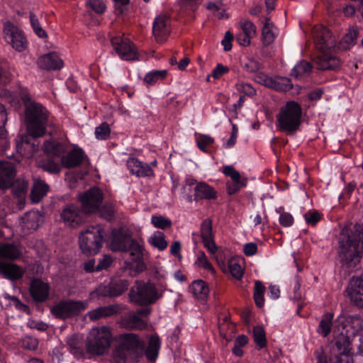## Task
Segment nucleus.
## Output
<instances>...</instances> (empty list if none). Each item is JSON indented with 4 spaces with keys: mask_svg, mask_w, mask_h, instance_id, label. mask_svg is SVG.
Returning a JSON list of instances; mask_svg holds the SVG:
<instances>
[{
    "mask_svg": "<svg viewBox=\"0 0 363 363\" xmlns=\"http://www.w3.org/2000/svg\"><path fill=\"white\" fill-rule=\"evenodd\" d=\"M120 308L116 305H110L99 307L87 313V316L91 320H96L102 318L108 317L117 313Z\"/></svg>",
    "mask_w": 363,
    "mask_h": 363,
    "instance_id": "bb28decb",
    "label": "nucleus"
},
{
    "mask_svg": "<svg viewBox=\"0 0 363 363\" xmlns=\"http://www.w3.org/2000/svg\"><path fill=\"white\" fill-rule=\"evenodd\" d=\"M84 157V154L81 149L74 148L62 157V165L67 168L77 167L81 164Z\"/></svg>",
    "mask_w": 363,
    "mask_h": 363,
    "instance_id": "393cba45",
    "label": "nucleus"
},
{
    "mask_svg": "<svg viewBox=\"0 0 363 363\" xmlns=\"http://www.w3.org/2000/svg\"><path fill=\"white\" fill-rule=\"evenodd\" d=\"M103 235L99 226H91L82 232L79 237V247L86 255L97 254L101 246Z\"/></svg>",
    "mask_w": 363,
    "mask_h": 363,
    "instance_id": "0eeeda50",
    "label": "nucleus"
},
{
    "mask_svg": "<svg viewBox=\"0 0 363 363\" xmlns=\"http://www.w3.org/2000/svg\"><path fill=\"white\" fill-rule=\"evenodd\" d=\"M43 221L41 214L37 211H31L26 213L22 218L21 226L27 230H35Z\"/></svg>",
    "mask_w": 363,
    "mask_h": 363,
    "instance_id": "a878e982",
    "label": "nucleus"
},
{
    "mask_svg": "<svg viewBox=\"0 0 363 363\" xmlns=\"http://www.w3.org/2000/svg\"><path fill=\"white\" fill-rule=\"evenodd\" d=\"M38 66L45 69H59L63 67V62L55 52L41 56L38 60Z\"/></svg>",
    "mask_w": 363,
    "mask_h": 363,
    "instance_id": "4be33fe9",
    "label": "nucleus"
},
{
    "mask_svg": "<svg viewBox=\"0 0 363 363\" xmlns=\"http://www.w3.org/2000/svg\"><path fill=\"white\" fill-rule=\"evenodd\" d=\"M236 86L237 89L239 91L244 93L245 95L252 96L255 93V90L250 84L239 83Z\"/></svg>",
    "mask_w": 363,
    "mask_h": 363,
    "instance_id": "69168bd1",
    "label": "nucleus"
},
{
    "mask_svg": "<svg viewBox=\"0 0 363 363\" xmlns=\"http://www.w3.org/2000/svg\"><path fill=\"white\" fill-rule=\"evenodd\" d=\"M82 340V337L78 335L69 336L66 340L69 352L77 357H79L83 354Z\"/></svg>",
    "mask_w": 363,
    "mask_h": 363,
    "instance_id": "f704fd0d",
    "label": "nucleus"
},
{
    "mask_svg": "<svg viewBox=\"0 0 363 363\" xmlns=\"http://www.w3.org/2000/svg\"><path fill=\"white\" fill-rule=\"evenodd\" d=\"M43 149L48 155L56 157L60 156L65 150L62 144L55 140L46 141Z\"/></svg>",
    "mask_w": 363,
    "mask_h": 363,
    "instance_id": "e433bc0d",
    "label": "nucleus"
},
{
    "mask_svg": "<svg viewBox=\"0 0 363 363\" xmlns=\"http://www.w3.org/2000/svg\"><path fill=\"white\" fill-rule=\"evenodd\" d=\"M253 337L256 345L262 348L266 345L265 333L262 327L256 326L253 329Z\"/></svg>",
    "mask_w": 363,
    "mask_h": 363,
    "instance_id": "3c124183",
    "label": "nucleus"
},
{
    "mask_svg": "<svg viewBox=\"0 0 363 363\" xmlns=\"http://www.w3.org/2000/svg\"><path fill=\"white\" fill-rule=\"evenodd\" d=\"M196 185V181L192 178H187L184 181V184L182 187V196L189 202L194 200V187Z\"/></svg>",
    "mask_w": 363,
    "mask_h": 363,
    "instance_id": "a19ab883",
    "label": "nucleus"
},
{
    "mask_svg": "<svg viewBox=\"0 0 363 363\" xmlns=\"http://www.w3.org/2000/svg\"><path fill=\"white\" fill-rule=\"evenodd\" d=\"M206 9L209 11L214 13V14L217 15L219 18H223L225 16V13L223 11H220V4L214 3V2H208L206 6Z\"/></svg>",
    "mask_w": 363,
    "mask_h": 363,
    "instance_id": "e2e57ef3",
    "label": "nucleus"
},
{
    "mask_svg": "<svg viewBox=\"0 0 363 363\" xmlns=\"http://www.w3.org/2000/svg\"><path fill=\"white\" fill-rule=\"evenodd\" d=\"M151 223L155 228L164 230L171 227L172 221L161 215H154L151 218Z\"/></svg>",
    "mask_w": 363,
    "mask_h": 363,
    "instance_id": "a18cd8bd",
    "label": "nucleus"
},
{
    "mask_svg": "<svg viewBox=\"0 0 363 363\" xmlns=\"http://www.w3.org/2000/svg\"><path fill=\"white\" fill-rule=\"evenodd\" d=\"M277 35L278 29L269 18H266L262 31V43L265 46L270 45L274 41Z\"/></svg>",
    "mask_w": 363,
    "mask_h": 363,
    "instance_id": "c85d7f7f",
    "label": "nucleus"
},
{
    "mask_svg": "<svg viewBox=\"0 0 363 363\" xmlns=\"http://www.w3.org/2000/svg\"><path fill=\"white\" fill-rule=\"evenodd\" d=\"M194 200L213 199L216 197L214 189L204 182H197L194 187Z\"/></svg>",
    "mask_w": 363,
    "mask_h": 363,
    "instance_id": "b1692460",
    "label": "nucleus"
},
{
    "mask_svg": "<svg viewBox=\"0 0 363 363\" xmlns=\"http://www.w3.org/2000/svg\"><path fill=\"white\" fill-rule=\"evenodd\" d=\"M302 110L295 101H289L280 109L277 116V128L286 133L296 131L301 123Z\"/></svg>",
    "mask_w": 363,
    "mask_h": 363,
    "instance_id": "423d86ee",
    "label": "nucleus"
},
{
    "mask_svg": "<svg viewBox=\"0 0 363 363\" xmlns=\"http://www.w3.org/2000/svg\"><path fill=\"white\" fill-rule=\"evenodd\" d=\"M118 345L114 351V356L120 359H125L127 354L135 352L143 345L139 337L134 333L121 335L117 338Z\"/></svg>",
    "mask_w": 363,
    "mask_h": 363,
    "instance_id": "9d476101",
    "label": "nucleus"
},
{
    "mask_svg": "<svg viewBox=\"0 0 363 363\" xmlns=\"http://www.w3.org/2000/svg\"><path fill=\"white\" fill-rule=\"evenodd\" d=\"M30 291L33 299L43 301L48 297L49 286L40 279H34L30 284Z\"/></svg>",
    "mask_w": 363,
    "mask_h": 363,
    "instance_id": "5701e85b",
    "label": "nucleus"
},
{
    "mask_svg": "<svg viewBox=\"0 0 363 363\" xmlns=\"http://www.w3.org/2000/svg\"><path fill=\"white\" fill-rule=\"evenodd\" d=\"M190 289L194 297L199 300L204 301L208 296V287L202 280L194 281L191 284Z\"/></svg>",
    "mask_w": 363,
    "mask_h": 363,
    "instance_id": "473e14b6",
    "label": "nucleus"
},
{
    "mask_svg": "<svg viewBox=\"0 0 363 363\" xmlns=\"http://www.w3.org/2000/svg\"><path fill=\"white\" fill-rule=\"evenodd\" d=\"M312 34L317 48L321 52L316 59L318 68L323 70L337 69L340 65V60L332 54L336 48L335 37L323 26H315Z\"/></svg>",
    "mask_w": 363,
    "mask_h": 363,
    "instance_id": "f03ea898",
    "label": "nucleus"
},
{
    "mask_svg": "<svg viewBox=\"0 0 363 363\" xmlns=\"http://www.w3.org/2000/svg\"><path fill=\"white\" fill-rule=\"evenodd\" d=\"M133 240L132 232L129 228L123 226L114 229L111 232L110 249L113 252H126Z\"/></svg>",
    "mask_w": 363,
    "mask_h": 363,
    "instance_id": "4468645a",
    "label": "nucleus"
},
{
    "mask_svg": "<svg viewBox=\"0 0 363 363\" xmlns=\"http://www.w3.org/2000/svg\"><path fill=\"white\" fill-rule=\"evenodd\" d=\"M312 66L306 61L297 63L291 70V76L296 79H302L309 75Z\"/></svg>",
    "mask_w": 363,
    "mask_h": 363,
    "instance_id": "c9c22d12",
    "label": "nucleus"
},
{
    "mask_svg": "<svg viewBox=\"0 0 363 363\" xmlns=\"http://www.w3.org/2000/svg\"><path fill=\"white\" fill-rule=\"evenodd\" d=\"M162 296V291L150 283L140 284L130 292L131 301L138 305H148L156 302Z\"/></svg>",
    "mask_w": 363,
    "mask_h": 363,
    "instance_id": "6e6552de",
    "label": "nucleus"
},
{
    "mask_svg": "<svg viewBox=\"0 0 363 363\" xmlns=\"http://www.w3.org/2000/svg\"><path fill=\"white\" fill-rule=\"evenodd\" d=\"M7 121L6 112L5 108L0 104V139L6 137V130L4 128V125Z\"/></svg>",
    "mask_w": 363,
    "mask_h": 363,
    "instance_id": "bf43d9fd",
    "label": "nucleus"
},
{
    "mask_svg": "<svg viewBox=\"0 0 363 363\" xmlns=\"http://www.w3.org/2000/svg\"><path fill=\"white\" fill-rule=\"evenodd\" d=\"M169 21L166 16H157L153 22L152 32L157 42L162 43L169 33Z\"/></svg>",
    "mask_w": 363,
    "mask_h": 363,
    "instance_id": "6ab92c4d",
    "label": "nucleus"
},
{
    "mask_svg": "<svg viewBox=\"0 0 363 363\" xmlns=\"http://www.w3.org/2000/svg\"><path fill=\"white\" fill-rule=\"evenodd\" d=\"M347 292L354 305L363 308V278L353 277L350 281Z\"/></svg>",
    "mask_w": 363,
    "mask_h": 363,
    "instance_id": "dca6fc26",
    "label": "nucleus"
},
{
    "mask_svg": "<svg viewBox=\"0 0 363 363\" xmlns=\"http://www.w3.org/2000/svg\"><path fill=\"white\" fill-rule=\"evenodd\" d=\"M271 89L277 91H286L291 89L292 84L291 80L287 77H272Z\"/></svg>",
    "mask_w": 363,
    "mask_h": 363,
    "instance_id": "4c0bfd02",
    "label": "nucleus"
},
{
    "mask_svg": "<svg viewBox=\"0 0 363 363\" xmlns=\"http://www.w3.org/2000/svg\"><path fill=\"white\" fill-rule=\"evenodd\" d=\"M122 324L126 328L130 329H140L145 328L147 323L135 313H130L122 320Z\"/></svg>",
    "mask_w": 363,
    "mask_h": 363,
    "instance_id": "2f4dec72",
    "label": "nucleus"
},
{
    "mask_svg": "<svg viewBox=\"0 0 363 363\" xmlns=\"http://www.w3.org/2000/svg\"><path fill=\"white\" fill-rule=\"evenodd\" d=\"M167 72L165 69L154 70L148 72L144 78L146 84L153 85L157 82L164 79L167 76Z\"/></svg>",
    "mask_w": 363,
    "mask_h": 363,
    "instance_id": "37998d69",
    "label": "nucleus"
},
{
    "mask_svg": "<svg viewBox=\"0 0 363 363\" xmlns=\"http://www.w3.org/2000/svg\"><path fill=\"white\" fill-rule=\"evenodd\" d=\"M195 264L212 274L215 273V269L211 265V264L207 259V257L203 252H199L197 255L196 259Z\"/></svg>",
    "mask_w": 363,
    "mask_h": 363,
    "instance_id": "de8ad7c7",
    "label": "nucleus"
},
{
    "mask_svg": "<svg viewBox=\"0 0 363 363\" xmlns=\"http://www.w3.org/2000/svg\"><path fill=\"white\" fill-rule=\"evenodd\" d=\"M149 242L151 245L157 247L160 250H164L167 248L168 242L166 241L164 235L160 231L155 232L150 238Z\"/></svg>",
    "mask_w": 363,
    "mask_h": 363,
    "instance_id": "ea45409f",
    "label": "nucleus"
},
{
    "mask_svg": "<svg viewBox=\"0 0 363 363\" xmlns=\"http://www.w3.org/2000/svg\"><path fill=\"white\" fill-rule=\"evenodd\" d=\"M201 234L205 247L211 255H214V258L217 261L218 264L221 267L223 271L225 272V258L223 257L220 252L216 254L217 247L213 241L212 223L210 220L206 219L203 221L201 227Z\"/></svg>",
    "mask_w": 363,
    "mask_h": 363,
    "instance_id": "9b49d317",
    "label": "nucleus"
},
{
    "mask_svg": "<svg viewBox=\"0 0 363 363\" xmlns=\"http://www.w3.org/2000/svg\"><path fill=\"white\" fill-rule=\"evenodd\" d=\"M276 212L279 214V223L284 227H290L294 223V217L290 213L285 212L282 207L276 209Z\"/></svg>",
    "mask_w": 363,
    "mask_h": 363,
    "instance_id": "49530a36",
    "label": "nucleus"
},
{
    "mask_svg": "<svg viewBox=\"0 0 363 363\" xmlns=\"http://www.w3.org/2000/svg\"><path fill=\"white\" fill-rule=\"evenodd\" d=\"M4 297L5 299L9 301V304L11 306H14L16 309L20 310L23 312H28V307L23 303L18 298L13 296H10L7 294H4Z\"/></svg>",
    "mask_w": 363,
    "mask_h": 363,
    "instance_id": "6e6d98bb",
    "label": "nucleus"
},
{
    "mask_svg": "<svg viewBox=\"0 0 363 363\" xmlns=\"http://www.w3.org/2000/svg\"><path fill=\"white\" fill-rule=\"evenodd\" d=\"M223 172L226 176L230 177V182H247L246 179L242 177L240 174L237 170H235L232 166H225Z\"/></svg>",
    "mask_w": 363,
    "mask_h": 363,
    "instance_id": "09e8293b",
    "label": "nucleus"
},
{
    "mask_svg": "<svg viewBox=\"0 0 363 363\" xmlns=\"http://www.w3.org/2000/svg\"><path fill=\"white\" fill-rule=\"evenodd\" d=\"M111 341L112 333L109 327L92 328L86 340V352L91 355H103L110 347Z\"/></svg>",
    "mask_w": 363,
    "mask_h": 363,
    "instance_id": "39448f33",
    "label": "nucleus"
},
{
    "mask_svg": "<svg viewBox=\"0 0 363 363\" xmlns=\"http://www.w3.org/2000/svg\"><path fill=\"white\" fill-rule=\"evenodd\" d=\"M113 262V258L108 255H105L101 259H99V264L96 267V271L106 269L110 267Z\"/></svg>",
    "mask_w": 363,
    "mask_h": 363,
    "instance_id": "680f3d73",
    "label": "nucleus"
},
{
    "mask_svg": "<svg viewBox=\"0 0 363 363\" xmlns=\"http://www.w3.org/2000/svg\"><path fill=\"white\" fill-rule=\"evenodd\" d=\"M15 174L16 170L12 162L0 161V189L9 188L13 184Z\"/></svg>",
    "mask_w": 363,
    "mask_h": 363,
    "instance_id": "a211bd4d",
    "label": "nucleus"
},
{
    "mask_svg": "<svg viewBox=\"0 0 363 363\" xmlns=\"http://www.w3.org/2000/svg\"><path fill=\"white\" fill-rule=\"evenodd\" d=\"M49 186L40 179H35L30 193V198L33 203H38L46 195Z\"/></svg>",
    "mask_w": 363,
    "mask_h": 363,
    "instance_id": "7c9ffc66",
    "label": "nucleus"
},
{
    "mask_svg": "<svg viewBox=\"0 0 363 363\" xmlns=\"http://www.w3.org/2000/svg\"><path fill=\"white\" fill-rule=\"evenodd\" d=\"M84 214L79 208L74 205L67 206L61 213V218L63 222L72 227H76L84 220Z\"/></svg>",
    "mask_w": 363,
    "mask_h": 363,
    "instance_id": "f3484780",
    "label": "nucleus"
},
{
    "mask_svg": "<svg viewBox=\"0 0 363 363\" xmlns=\"http://www.w3.org/2000/svg\"><path fill=\"white\" fill-rule=\"evenodd\" d=\"M28 183L24 179H19L13 184V190L14 194L18 196H23L28 191Z\"/></svg>",
    "mask_w": 363,
    "mask_h": 363,
    "instance_id": "603ef678",
    "label": "nucleus"
},
{
    "mask_svg": "<svg viewBox=\"0 0 363 363\" xmlns=\"http://www.w3.org/2000/svg\"><path fill=\"white\" fill-rule=\"evenodd\" d=\"M359 35V29L357 26L350 27L348 32L339 43L337 48L340 50H349L353 47Z\"/></svg>",
    "mask_w": 363,
    "mask_h": 363,
    "instance_id": "c756f323",
    "label": "nucleus"
},
{
    "mask_svg": "<svg viewBox=\"0 0 363 363\" xmlns=\"http://www.w3.org/2000/svg\"><path fill=\"white\" fill-rule=\"evenodd\" d=\"M111 129L106 123H101L95 129V135L98 140H106L108 138Z\"/></svg>",
    "mask_w": 363,
    "mask_h": 363,
    "instance_id": "4d7b16f0",
    "label": "nucleus"
},
{
    "mask_svg": "<svg viewBox=\"0 0 363 363\" xmlns=\"http://www.w3.org/2000/svg\"><path fill=\"white\" fill-rule=\"evenodd\" d=\"M196 141L199 148L206 152L208 147L213 145L214 139L208 135L196 134Z\"/></svg>",
    "mask_w": 363,
    "mask_h": 363,
    "instance_id": "c03bdc74",
    "label": "nucleus"
},
{
    "mask_svg": "<svg viewBox=\"0 0 363 363\" xmlns=\"http://www.w3.org/2000/svg\"><path fill=\"white\" fill-rule=\"evenodd\" d=\"M333 320V314L325 313L320 323L318 332L324 337L327 336L331 331V326Z\"/></svg>",
    "mask_w": 363,
    "mask_h": 363,
    "instance_id": "79ce46f5",
    "label": "nucleus"
},
{
    "mask_svg": "<svg viewBox=\"0 0 363 363\" xmlns=\"http://www.w3.org/2000/svg\"><path fill=\"white\" fill-rule=\"evenodd\" d=\"M255 81L267 87L272 86V77H269L264 74L259 73L256 75Z\"/></svg>",
    "mask_w": 363,
    "mask_h": 363,
    "instance_id": "774afa93",
    "label": "nucleus"
},
{
    "mask_svg": "<svg viewBox=\"0 0 363 363\" xmlns=\"http://www.w3.org/2000/svg\"><path fill=\"white\" fill-rule=\"evenodd\" d=\"M111 45L121 60H134L138 59L136 48L129 39L123 36H116L111 39Z\"/></svg>",
    "mask_w": 363,
    "mask_h": 363,
    "instance_id": "ddd939ff",
    "label": "nucleus"
},
{
    "mask_svg": "<svg viewBox=\"0 0 363 363\" xmlns=\"http://www.w3.org/2000/svg\"><path fill=\"white\" fill-rule=\"evenodd\" d=\"M128 287V283L125 280H118L111 284V294L112 296H118L122 294L124 291L127 290Z\"/></svg>",
    "mask_w": 363,
    "mask_h": 363,
    "instance_id": "864d4df0",
    "label": "nucleus"
},
{
    "mask_svg": "<svg viewBox=\"0 0 363 363\" xmlns=\"http://www.w3.org/2000/svg\"><path fill=\"white\" fill-rule=\"evenodd\" d=\"M247 182H227V191L230 195L235 194L242 187L246 186Z\"/></svg>",
    "mask_w": 363,
    "mask_h": 363,
    "instance_id": "338daca9",
    "label": "nucleus"
},
{
    "mask_svg": "<svg viewBox=\"0 0 363 363\" xmlns=\"http://www.w3.org/2000/svg\"><path fill=\"white\" fill-rule=\"evenodd\" d=\"M89 305V301H62L50 308L51 313L56 318L66 319L78 315L84 311Z\"/></svg>",
    "mask_w": 363,
    "mask_h": 363,
    "instance_id": "1a4fd4ad",
    "label": "nucleus"
},
{
    "mask_svg": "<svg viewBox=\"0 0 363 363\" xmlns=\"http://www.w3.org/2000/svg\"><path fill=\"white\" fill-rule=\"evenodd\" d=\"M228 271L231 275L237 279H240L242 277L243 269L240 264L235 259H230L228 262Z\"/></svg>",
    "mask_w": 363,
    "mask_h": 363,
    "instance_id": "8fccbe9b",
    "label": "nucleus"
},
{
    "mask_svg": "<svg viewBox=\"0 0 363 363\" xmlns=\"http://www.w3.org/2000/svg\"><path fill=\"white\" fill-rule=\"evenodd\" d=\"M86 6L98 14L103 13L106 9V4L102 0H89L86 3Z\"/></svg>",
    "mask_w": 363,
    "mask_h": 363,
    "instance_id": "13d9d810",
    "label": "nucleus"
},
{
    "mask_svg": "<svg viewBox=\"0 0 363 363\" xmlns=\"http://www.w3.org/2000/svg\"><path fill=\"white\" fill-rule=\"evenodd\" d=\"M161 343L157 335H152L149 340L147 347L145 350V355L150 361H155L157 358Z\"/></svg>",
    "mask_w": 363,
    "mask_h": 363,
    "instance_id": "72a5a7b5",
    "label": "nucleus"
},
{
    "mask_svg": "<svg viewBox=\"0 0 363 363\" xmlns=\"http://www.w3.org/2000/svg\"><path fill=\"white\" fill-rule=\"evenodd\" d=\"M127 167L132 174L139 177H150L153 174V171L146 163H143L137 158L131 157L127 160Z\"/></svg>",
    "mask_w": 363,
    "mask_h": 363,
    "instance_id": "aec40b11",
    "label": "nucleus"
},
{
    "mask_svg": "<svg viewBox=\"0 0 363 363\" xmlns=\"http://www.w3.org/2000/svg\"><path fill=\"white\" fill-rule=\"evenodd\" d=\"M18 248L11 244H6L0 246V257L8 259H16L20 256Z\"/></svg>",
    "mask_w": 363,
    "mask_h": 363,
    "instance_id": "58836bf2",
    "label": "nucleus"
},
{
    "mask_svg": "<svg viewBox=\"0 0 363 363\" xmlns=\"http://www.w3.org/2000/svg\"><path fill=\"white\" fill-rule=\"evenodd\" d=\"M5 40L18 52H23L27 48V40L23 32L10 22L4 26Z\"/></svg>",
    "mask_w": 363,
    "mask_h": 363,
    "instance_id": "2eb2a0df",
    "label": "nucleus"
},
{
    "mask_svg": "<svg viewBox=\"0 0 363 363\" xmlns=\"http://www.w3.org/2000/svg\"><path fill=\"white\" fill-rule=\"evenodd\" d=\"M0 273L11 280L20 279L23 274V270L13 263L0 262Z\"/></svg>",
    "mask_w": 363,
    "mask_h": 363,
    "instance_id": "cd10ccee",
    "label": "nucleus"
},
{
    "mask_svg": "<svg viewBox=\"0 0 363 363\" xmlns=\"http://www.w3.org/2000/svg\"><path fill=\"white\" fill-rule=\"evenodd\" d=\"M229 68L222 64H218L213 69L211 76L215 79H219L221 76L228 72Z\"/></svg>",
    "mask_w": 363,
    "mask_h": 363,
    "instance_id": "0e129e2a",
    "label": "nucleus"
},
{
    "mask_svg": "<svg viewBox=\"0 0 363 363\" xmlns=\"http://www.w3.org/2000/svg\"><path fill=\"white\" fill-rule=\"evenodd\" d=\"M82 203V211L85 214L96 212L103 201V194L98 188H91L84 194L79 195Z\"/></svg>",
    "mask_w": 363,
    "mask_h": 363,
    "instance_id": "f8f14e48",
    "label": "nucleus"
},
{
    "mask_svg": "<svg viewBox=\"0 0 363 363\" xmlns=\"http://www.w3.org/2000/svg\"><path fill=\"white\" fill-rule=\"evenodd\" d=\"M43 169L50 173H58L60 171V165L52 160H48L44 164H40Z\"/></svg>",
    "mask_w": 363,
    "mask_h": 363,
    "instance_id": "052dcab7",
    "label": "nucleus"
},
{
    "mask_svg": "<svg viewBox=\"0 0 363 363\" xmlns=\"http://www.w3.org/2000/svg\"><path fill=\"white\" fill-rule=\"evenodd\" d=\"M339 323L338 330L341 326L342 330L340 331V337L336 342V346L340 358L344 356L347 359V363H352L351 358L349 356L350 352V346L349 339L356 335L363 328V321L359 317H347L340 315L337 318Z\"/></svg>",
    "mask_w": 363,
    "mask_h": 363,
    "instance_id": "20e7f679",
    "label": "nucleus"
},
{
    "mask_svg": "<svg viewBox=\"0 0 363 363\" xmlns=\"http://www.w3.org/2000/svg\"><path fill=\"white\" fill-rule=\"evenodd\" d=\"M130 262L128 264L130 267L140 268L143 267L142 259L143 257V245L140 242L133 240L128 246Z\"/></svg>",
    "mask_w": 363,
    "mask_h": 363,
    "instance_id": "412c9836",
    "label": "nucleus"
},
{
    "mask_svg": "<svg viewBox=\"0 0 363 363\" xmlns=\"http://www.w3.org/2000/svg\"><path fill=\"white\" fill-rule=\"evenodd\" d=\"M240 26L242 33L247 34V36L253 38L256 34V27L255 24L249 21L243 20L240 22Z\"/></svg>",
    "mask_w": 363,
    "mask_h": 363,
    "instance_id": "5fc2aeb1",
    "label": "nucleus"
},
{
    "mask_svg": "<svg viewBox=\"0 0 363 363\" xmlns=\"http://www.w3.org/2000/svg\"><path fill=\"white\" fill-rule=\"evenodd\" d=\"M28 135H23L16 143V149L21 155L29 157L38 149L35 138L42 136L45 131L47 110L40 104L30 103L26 109Z\"/></svg>",
    "mask_w": 363,
    "mask_h": 363,
    "instance_id": "f257e3e1",
    "label": "nucleus"
},
{
    "mask_svg": "<svg viewBox=\"0 0 363 363\" xmlns=\"http://www.w3.org/2000/svg\"><path fill=\"white\" fill-rule=\"evenodd\" d=\"M361 237L359 234L351 235L349 227L343 228L339 235V257L344 267L352 269L359 263L362 245L360 243Z\"/></svg>",
    "mask_w": 363,
    "mask_h": 363,
    "instance_id": "7ed1b4c3",
    "label": "nucleus"
}]
</instances>
